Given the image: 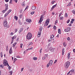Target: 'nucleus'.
Wrapping results in <instances>:
<instances>
[{
    "label": "nucleus",
    "instance_id": "f257e3e1",
    "mask_svg": "<svg viewBox=\"0 0 75 75\" xmlns=\"http://www.w3.org/2000/svg\"><path fill=\"white\" fill-rule=\"evenodd\" d=\"M32 38V34L31 33H28L26 35V38L27 40H30Z\"/></svg>",
    "mask_w": 75,
    "mask_h": 75
},
{
    "label": "nucleus",
    "instance_id": "f03ea898",
    "mask_svg": "<svg viewBox=\"0 0 75 75\" xmlns=\"http://www.w3.org/2000/svg\"><path fill=\"white\" fill-rule=\"evenodd\" d=\"M70 65V62H67L64 64V67L66 68H68Z\"/></svg>",
    "mask_w": 75,
    "mask_h": 75
},
{
    "label": "nucleus",
    "instance_id": "7ed1b4c3",
    "mask_svg": "<svg viewBox=\"0 0 75 75\" xmlns=\"http://www.w3.org/2000/svg\"><path fill=\"white\" fill-rule=\"evenodd\" d=\"M5 6H6L5 9V10H3L2 11V13H5V12L6 11H7V10H8V4H6L5 5Z\"/></svg>",
    "mask_w": 75,
    "mask_h": 75
},
{
    "label": "nucleus",
    "instance_id": "20e7f679",
    "mask_svg": "<svg viewBox=\"0 0 75 75\" xmlns=\"http://www.w3.org/2000/svg\"><path fill=\"white\" fill-rule=\"evenodd\" d=\"M50 21L48 19H47L46 22H45V23L44 25L45 27H46V26H47L48 25V24H49Z\"/></svg>",
    "mask_w": 75,
    "mask_h": 75
},
{
    "label": "nucleus",
    "instance_id": "39448f33",
    "mask_svg": "<svg viewBox=\"0 0 75 75\" xmlns=\"http://www.w3.org/2000/svg\"><path fill=\"white\" fill-rule=\"evenodd\" d=\"M48 57V54H45L44 57H42V60L45 59Z\"/></svg>",
    "mask_w": 75,
    "mask_h": 75
},
{
    "label": "nucleus",
    "instance_id": "423d86ee",
    "mask_svg": "<svg viewBox=\"0 0 75 75\" xmlns=\"http://www.w3.org/2000/svg\"><path fill=\"white\" fill-rule=\"evenodd\" d=\"M4 27H5L7 26V21H5L4 22Z\"/></svg>",
    "mask_w": 75,
    "mask_h": 75
},
{
    "label": "nucleus",
    "instance_id": "0eeeda50",
    "mask_svg": "<svg viewBox=\"0 0 75 75\" xmlns=\"http://www.w3.org/2000/svg\"><path fill=\"white\" fill-rule=\"evenodd\" d=\"M11 10L10 9L7 12V13L5 15H4L5 17H6V16H7V15H8V14H9V13H10V12H11Z\"/></svg>",
    "mask_w": 75,
    "mask_h": 75
},
{
    "label": "nucleus",
    "instance_id": "6e6552de",
    "mask_svg": "<svg viewBox=\"0 0 75 75\" xmlns=\"http://www.w3.org/2000/svg\"><path fill=\"white\" fill-rule=\"evenodd\" d=\"M49 50L51 51L52 52H54V48H53L52 47H50L49 48Z\"/></svg>",
    "mask_w": 75,
    "mask_h": 75
},
{
    "label": "nucleus",
    "instance_id": "1a4fd4ad",
    "mask_svg": "<svg viewBox=\"0 0 75 75\" xmlns=\"http://www.w3.org/2000/svg\"><path fill=\"white\" fill-rule=\"evenodd\" d=\"M26 21L27 22L29 23H31V20L29 19H27L26 20Z\"/></svg>",
    "mask_w": 75,
    "mask_h": 75
},
{
    "label": "nucleus",
    "instance_id": "9d476101",
    "mask_svg": "<svg viewBox=\"0 0 75 75\" xmlns=\"http://www.w3.org/2000/svg\"><path fill=\"white\" fill-rule=\"evenodd\" d=\"M41 31H39L38 32V37H40V35H41Z\"/></svg>",
    "mask_w": 75,
    "mask_h": 75
},
{
    "label": "nucleus",
    "instance_id": "9b49d317",
    "mask_svg": "<svg viewBox=\"0 0 75 75\" xmlns=\"http://www.w3.org/2000/svg\"><path fill=\"white\" fill-rule=\"evenodd\" d=\"M3 64L4 66H7V65L8 67H9V65L8 63H3Z\"/></svg>",
    "mask_w": 75,
    "mask_h": 75
},
{
    "label": "nucleus",
    "instance_id": "f8f14e48",
    "mask_svg": "<svg viewBox=\"0 0 75 75\" xmlns=\"http://www.w3.org/2000/svg\"><path fill=\"white\" fill-rule=\"evenodd\" d=\"M23 28H21L20 29L19 31V33H20L21 32H22V31H23Z\"/></svg>",
    "mask_w": 75,
    "mask_h": 75
},
{
    "label": "nucleus",
    "instance_id": "ddd939ff",
    "mask_svg": "<svg viewBox=\"0 0 75 75\" xmlns=\"http://www.w3.org/2000/svg\"><path fill=\"white\" fill-rule=\"evenodd\" d=\"M53 62V61L52 60H51L50 61V62H49V64H50V66H51L52 64V62Z\"/></svg>",
    "mask_w": 75,
    "mask_h": 75
},
{
    "label": "nucleus",
    "instance_id": "4468645a",
    "mask_svg": "<svg viewBox=\"0 0 75 75\" xmlns=\"http://www.w3.org/2000/svg\"><path fill=\"white\" fill-rule=\"evenodd\" d=\"M57 6V4H56L55 5H54L52 7V8L51 9V10H50L51 11L52 10V9H54V8H55V7Z\"/></svg>",
    "mask_w": 75,
    "mask_h": 75
},
{
    "label": "nucleus",
    "instance_id": "2eb2a0df",
    "mask_svg": "<svg viewBox=\"0 0 75 75\" xmlns=\"http://www.w3.org/2000/svg\"><path fill=\"white\" fill-rule=\"evenodd\" d=\"M9 53L10 54H11V53H12V48L11 47L10 49Z\"/></svg>",
    "mask_w": 75,
    "mask_h": 75
},
{
    "label": "nucleus",
    "instance_id": "dca6fc26",
    "mask_svg": "<svg viewBox=\"0 0 75 75\" xmlns=\"http://www.w3.org/2000/svg\"><path fill=\"white\" fill-rule=\"evenodd\" d=\"M35 6H33L32 7V10H35Z\"/></svg>",
    "mask_w": 75,
    "mask_h": 75
},
{
    "label": "nucleus",
    "instance_id": "f3484780",
    "mask_svg": "<svg viewBox=\"0 0 75 75\" xmlns=\"http://www.w3.org/2000/svg\"><path fill=\"white\" fill-rule=\"evenodd\" d=\"M42 17H43V16L42 15L41 16V18H40V21L39 22V23H40H40H41V21H42Z\"/></svg>",
    "mask_w": 75,
    "mask_h": 75
},
{
    "label": "nucleus",
    "instance_id": "a211bd4d",
    "mask_svg": "<svg viewBox=\"0 0 75 75\" xmlns=\"http://www.w3.org/2000/svg\"><path fill=\"white\" fill-rule=\"evenodd\" d=\"M58 33L59 34H61V29H58Z\"/></svg>",
    "mask_w": 75,
    "mask_h": 75
},
{
    "label": "nucleus",
    "instance_id": "6ab92c4d",
    "mask_svg": "<svg viewBox=\"0 0 75 75\" xmlns=\"http://www.w3.org/2000/svg\"><path fill=\"white\" fill-rule=\"evenodd\" d=\"M54 35H52L50 36V38L51 39H52V38H54Z\"/></svg>",
    "mask_w": 75,
    "mask_h": 75
},
{
    "label": "nucleus",
    "instance_id": "aec40b11",
    "mask_svg": "<svg viewBox=\"0 0 75 75\" xmlns=\"http://www.w3.org/2000/svg\"><path fill=\"white\" fill-rule=\"evenodd\" d=\"M33 42H30L29 43V45H28V46H30V45H33Z\"/></svg>",
    "mask_w": 75,
    "mask_h": 75
},
{
    "label": "nucleus",
    "instance_id": "412c9836",
    "mask_svg": "<svg viewBox=\"0 0 75 75\" xmlns=\"http://www.w3.org/2000/svg\"><path fill=\"white\" fill-rule=\"evenodd\" d=\"M40 30V31H41L42 30V27L41 26L40 27V28H39Z\"/></svg>",
    "mask_w": 75,
    "mask_h": 75
},
{
    "label": "nucleus",
    "instance_id": "4be33fe9",
    "mask_svg": "<svg viewBox=\"0 0 75 75\" xmlns=\"http://www.w3.org/2000/svg\"><path fill=\"white\" fill-rule=\"evenodd\" d=\"M64 50H65V49L64 48H63L62 49V55H64Z\"/></svg>",
    "mask_w": 75,
    "mask_h": 75
},
{
    "label": "nucleus",
    "instance_id": "5701e85b",
    "mask_svg": "<svg viewBox=\"0 0 75 75\" xmlns=\"http://www.w3.org/2000/svg\"><path fill=\"white\" fill-rule=\"evenodd\" d=\"M17 37V36L15 35L13 38H12V39H16Z\"/></svg>",
    "mask_w": 75,
    "mask_h": 75
},
{
    "label": "nucleus",
    "instance_id": "b1692460",
    "mask_svg": "<svg viewBox=\"0 0 75 75\" xmlns=\"http://www.w3.org/2000/svg\"><path fill=\"white\" fill-rule=\"evenodd\" d=\"M18 23L20 25H22V22H21V21H18Z\"/></svg>",
    "mask_w": 75,
    "mask_h": 75
},
{
    "label": "nucleus",
    "instance_id": "393cba45",
    "mask_svg": "<svg viewBox=\"0 0 75 75\" xmlns=\"http://www.w3.org/2000/svg\"><path fill=\"white\" fill-rule=\"evenodd\" d=\"M33 59H34V60H35V61H36V60H37V57H34L33 58Z\"/></svg>",
    "mask_w": 75,
    "mask_h": 75
},
{
    "label": "nucleus",
    "instance_id": "a878e982",
    "mask_svg": "<svg viewBox=\"0 0 75 75\" xmlns=\"http://www.w3.org/2000/svg\"><path fill=\"white\" fill-rule=\"evenodd\" d=\"M3 63H6L7 64V61L6 59L4 60Z\"/></svg>",
    "mask_w": 75,
    "mask_h": 75
},
{
    "label": "nucleus",
    "instance_id": "bb28decb",
    "mask_svg": "<svg viewBox=\"0 0 75 75\" xmlns=\"http://www.w3.org/2000/svg\"><path fill=\"white\" fill-rule=\"evenodd\" d=\"M55 41V40H54V39H52V43H54Z\"/></svg>",
    "mask_w": 75,
    "mask_h": 75
},
{
    "label": "nucleus",
    "instance_id": "cd10ccee",
    "mask_svg": "<svg viewBox=\"0 0 75 75\" xmlns=\"http://www.w3.org/2000/svg\"><path fill=\"white\" fill-rule=\"evenodd\" d=\"M14 18L16 20H17L18 19L17 18V17L16 16H14Z\"/></svg>",
    "mask_w": 75,
    "mask_h": 75
},
{
    "label": "nucleus",
    "instance_id": "c85d7f7f",
    "mask_svg": "<svg viewBox=\"0 0 75 75\" xmlns=\"http://www.w3.org/2000/svg\"><path fill=\"white\" fill-rule=\"evenodd\" d=\"M3 67H4V66H3V65L1 64L0 65V68H3Z\"/></svg>",
    "mask_w": 75,
    "mask_h": 75
},
{
    "label": "nucleus",
    "instance_id": "c756f323",
    "mask_svg": "<svg viewBox=\"0 0 75 75\" xmlns=\"http://www.w3.org/2000/svg\"><path fill=\"white\" fill-rule=\"evenodd\" d=\"M68 31H69L71 30V28L68 27L67 28Z\"/></svg>",
    "mask_w": 75,
    "mask_h": 75
},
{
    "label": "nucleus",
    "instance_id": "7c9ffc66",
    "mask_svg": "<svg viewBox=\"0 0 75 75\" xmlns=\"http://www.w3.org/2000/svg\"><path fill=\"white\" fill-rule=\"evenodd\" d=\"M9 73H10V75H12V73H13V71H9Z\"/></svg>",
    "mask_w": 75,
    "mask_h": 75
},
{
    "label": "nucleus",
    "instance_id": "2f4dec72",
    "mask_svg": "<svg viewBox=\"0 0 75 75\" xmlns=\"http://www.w3.org/2000/svg\"><path fill=\"white\" fill-rule=\"evenodd\" d=\"M23 14H20L19 16L20 18H21V17H23Z\"/></svg>",
    "mask_w": 75,
    "mask_h": 75
},
{
    "label": "nucleus",
    "instance_id": "473e14b6",
    "mask_svg": "<svg viewBox=\"0 0 75 75\" xmlns=\"http://www.w3.org/2000/svg\"><path fill=\"white\" fill-rule=\"evenodd\" d=\"M62 12H61L59 14V17H61V14H62Z\"/></svg>",
    "mask_w": 75,
    "mask_h": 75
},
{
    "label": "nucleus",
    "instance_id": "72a5a7b5",
    "mask_svg": "<svg viewBox=\"0 0 75 75\" xmlns=\"http://www.w3.org/2000/svg\"><path fill=\"white\" fill-rule=\"evenodd\" d=\"M58 23V20H56L54 23L55 25H56V24Z\"/></svg>",
    "mask_w": 75,
    "mask_h": 75
},
{
    "label": "nucleus",
    "instance_id": "f704fd0d",
    "mask_svg": "<svg viewBox=\"0 0 75 75\" xmlns=\"http://www.w3.org/2000/svg\"><path fill=\"white\" fill-rule=\"evenodd\" d=\"M1 58L3 57V53L2 52H1Z\"/></svg>",
    "mask_w": 75,
    "mask_h": 75
},
{
    "label": "nucleus",
    "instance_id": "c9c22d12",
    "mask_svg": "<svg viewBox=\"0 0 75 75\" xmlns=\"http://www.w3.org/2000/svg\"><path fill=\"white\" fill-rule=\"evenodd\" d=\"M55 1H53L52 2L51 4H54V3H55Z\"/></svg>",
    "mask_w": 75,
    "mask_h": 75
},
{
    "label": "nucleus",
    "instance_id": "e433bc0d",
    "mask_svg": "<svg viewBox=\"0 0 75 75\" xmlns=\"http://www.w3.org/2000/svg\"><path fill=\"white\" fill-rule=\"evenodd\" d=\"M63 45H64V47H66V46H67L65 44V42H64L63 43Z\"/></svg>",
    "mask_w": 75,
    "mask_h": 75
},
{
    "label": "nucleus",
    "instance_id": "4c0bfd02",
    "mask_svg": "<svg viewBox=\"0 0 75 75\" xmlns=\"http://www.w3.org/2000/svg\"><path fill=\"white\" fill-rule=\"evenodd\" d=\"M63 18H64V17H60V20H63Z\"/></svg>",
    "mask_w": 75,
    "mask_h": 75
},
{
    "label": "nucleus",
    "instance_id": "58836bf2",
    "mask_svg": "<svg viewBox=\"0 0 75 75\" xmlns=\"http://www.w3.org/2000/svg\"><path fill=\"white\" fill-rule=\"evenodd\" d=\"M27 50H33V47H31L30 48H29Z\"/></svg>",
    "mask_w": 75,
    "mask_h": 75
},
{
    "label": "nucleus",
    "instance_id": "ea45409f",
    "mask_svg": "<svg viewBox=\"0 0 75 75\" xmlns=\"http://www.w3.org/2000/svg\"><path fill=\"white\" fill-rule=\"evenodd\" d=\"M23 45L22 43H21V44H20V47H21V48H22V47Z\"/></svg>",
    "mask_w": 75,
    "mask_h": 75
},
{
    "label": "nucleus",
    "instance_id": "a19ab883",
    "mask_svg": "<svg viewBox=\"0 0 75 75\" xmlns=\"http://www.w3.org/2000/svg\"><path fill=\"white\" fill-rule=\"evenodd\" d=\"M16 60H17V59H16V58H15L14 59V63L15 62H16Z\"/></svg>",
    "mask_w": 75,
    "mask_h": 75
},
{
    "label": "nucleus",
    "instance_id": "79ce46f5",
    "mask_svg": "<svg viewBox=\"0 0 75 75\" xmlns=\"http://www.w3.org/2000/svg\"><path fill=\"white\" fill-rule=\"evenodd\" d=\"M70 56H71V55H70V54H69L68 56V58H70Z\"/></svg>",
    "mask_w": 75,
    "mask_h": 75
},
{
    "label": "nucleus",
    "instance_id": "37998d69",
    "mask_svg": "<svg viewBox=\"0 0 75 75\" xmlns=\"http://www.w3.org/2000/svg\"><path fill=\"white\" fill-rule=\"evenodd\" d=\"M50 27H51V25H50L47 27V28H50Z\"/></svg>",
    "mask_w": 75,
    "mask_h": 75
},
{
    "label": "nucleus",
    "instance_id": "c03bdc74",
    "mask_svg": "<svg viewBox=\"0 0 75 75\" xmlns=\"http://www.w3.org/2000/svg\"><path fill=\"white\" fill-rule=\"evenodd\" d=\"M30 14H34V11L31 12Z\"/></svg>",
    "mask_w": 75,
    "mask_h": 75
},
{
    "label": "nucleus",
    "instance_id": "a18cd8bd",
    "mask_svg": "<svg viewBox=\"0 0 75 75\" xmlns=\"http://www.w3.org/2000/svg\"><path fill=\"white\" fill-rule=\"evenodd\" d=\"M50 64L48 63V64L47 65V68L48 67H49V66H50Z\"/></svg>",
    "mask_w": 75,
    "mask_h": 75
},
{
    "label": "nucleus",
    "instance_id": "49530a36",
    "mask_svg": "<svg viewBox=\"0 0 75 75\" xmlns=\"http://www.w3.org/2000/svg\"><path fill=\"white\" fill-rule=\"evenodd\" d=\"M45 51H46V52H48V48L46 49H45Z\"/></svg>",
    "mask_w": 75,
    "mask_h": 75
},
{
    "label": "nucleus",
    "instance_id": "de8ad7c7",
    "mask_svg": "<svg viewBox=\"0 0 75 75\" xmlns=\"http://www.w3.org/2000/svg\"><path fill=\"white\" fill-rule=\"evenodd\" d=\"M42 49L41 48L40 50V53H41L42 52Z\"/></svg>",
    "mask_w": 75,
    "mask_h": 75
},
{
    "label": "nucleus",
    "instance_id": "09e8293b",
    "mask_svg": "<svg viewBox=\"0 0 75 75\" xmlns=\"http://www.w3.org/2000/svg\"><path fill=\"white\" fill-rule=\"evenodd\" d=\"M54 30H56V26L54 25Z\"/></svg>",
    "mask_w": 75,
    "mask_h": 75
},
{
    "label": "nucleus",
    "instance_id": "8fccbe9b",
    "mask_svg": "<svg viewBox=\"0 0 75 75\" xmlns=\"http://www.w3.org/2000/svg\"><path fill=\"white\" fill-rule=\"evenodd\" d=\"M29 7V6H26V7L25 8V10H26V9H27V8H28Z\"/></svg>",
    "mask_w": 75,
    "mask_h": 75
},
{
    "label": "nucleus",
    "instance_id": "3c124183",
    "mask_svg": "<svg viewBox=\"0 0 75 75\" xmlns=\"http://www.w3.org/2000/svg\"><path fill=\"white\" fill-rule=\"evenodd\" d=\"M65 16L66 17H67L68 16V14L67 13H66L65 15Z\"/></svg>",
    "mask_w": 75,
    "mask_h": 75
},
{
    "label": "nucleus",
    "instance_id": "603ef678",
    "mask_svg": "<svg viewBox=\"0 0 75 75\" xmlns=\"http://www.w3.org/2000/svg\"><path fill=\"white\" fill-rule=\"evenodd\" d=\"M15 33H17V29H15Z\"/></svg>",
    "mask_w": 75,
    "mask_h": 75
},
{
    "label": "nucleus",
    "instance_id": "864d4df0",
    "mask_svg": "<svg viewBox=\"0 0 75 75\" xmlns=\"http://www.w3.org/2000/svg\"><path fill=\"white\" fill-rule=\"evenodd\" d=\"M69 21H70V20L69 19L67 21V23H69Z\"/></svg>",
    "mask_w": 75,
    "mask_h": 75
},
{
    "label": "nucleus",
    "instance_id": "5fc2aeb1",
    "mask_svg": "<svg viewBox=\"0 0 75 75\" xmlns=\"http://www.w3.org/2000/svg\"><path fill=\"white\" fill-rule=\"evenodd\" d=\"M73 13L74 14H75V10H74L73 11Z\"/></svg>",
    "mask_w": 75,
    "mask_h": 75
},
{
    "label": "nucleus",
    "instance_id": "6e6d98bb",
    "mask_svg": "<svg viewBox=\"0 0 75 75\" xmlns=\"http://www.w3.org/2000/svg\"><path fill=\"white\" fill-rule=\"evenodd\" d=\"M12 1H13V0H10V1L9 2V3H12Z\"/></svg>",
    "mask_w": 75,
    "mask_h": 75
},
{
    "label": "nucleus",
    "instance_id": "4d7b16f0",
    "mask_svg": "<svg viewBox=\"0 0 75 75\" xmlns=\"http://www.w3.org/2000/svg\"><path fill=\"white\" fill-rule=\"evenodd\" d=\"M22 11H23V10L22 9H21V10L20 11V12L21 13H22Z\"/></svg>",
    "mask_w": 75,
    "mask_h": 75
},
{
    "label": "nucleus",
    "instance_id": "13d9d810",
    "mask_svg": "<svg viewBox=\"0 0 75 75\" xmlns=\"http://www.w3.org/2000/svg\"><path fill=\"white\" fill-rule=\"evenodd\" d=\"M57 62V60H55L54 61V63L55 64V63H56V62Z\"/></svg>",
    "mask_w": 75,
    "mask_h": 75
},
{
    "label": "nucleus",
    "instance_id": "bf43d9fd",
    "mask_svg": "<svg viewBox=\"0 0 75 75\" xmlns=\"http://www.w3.org/2000/svg\"><path fill=\"white\" fill-rule=\"evenodd\" d=\"M67 40H70V38L69 37H68L67 38Z\"/></svg>",
    "mask_w": 75,
    "mask_h": 75
},
{
    "label": "nucleus",
    "instance_id": "052dcab7",
    "mask_svg": "<svg viewBox=\"0 0 75 75\" xmlns=\"http://www.w3.org/2000/svg\"><path fill=\"white\" fill-rule=\"evenodd\" d=\"M5 1H6V2H8L9 0H5Z\"/></svg>",
    "mask_w": 75,
    "mask_h": 75
},
{
    "label": "nucleus",
    "instance_id": "680f3d73",
    "mask_svg": "<svg viewBox=\"0 0 75 75\" xmlns=\"http://www.w3.org/2000/svg\"><path fill=\"white\" fill-rule=\"evenodd\" d=\"M11 35H13V32H12L10 34Z\"/></svg>",
    "mask_w": 75,
    "mask_h": 75
},
{
    "label": "nucleus",
    "instance_id": "e2e57ef3",
    "mask_svg": "<svg viewBox=\"0 0 75 75\" xmlns=\"http://www.w3.org/2000/svg\"><path fill=\"white\" fill-rule=\"evenodd\" d=\"M71 21H75V19H71Z\"/></svg>",
    "mask_w": 75,
    "mask_h": 75
},
{
    "label": "nucleus",
    "instance_id": "0e129e2a",
    "mask_svg": "<svg viewBox=\"0 0 75 75\" xmlns=\"http://www.w3.org/2000/svg\"><path fill=\"white\" fill-rule=\"evenodd\" d=\"M8 69H11V67L9 66Z\"/></svg>",
    "mask_w": 75,
    "mask_h": 75
},
{
    "label": "nucleus",
    "instance_id": "69168bd1",
    "mask_svg": "<svg viewBox=\"0 0 75 75\" xmlns=\"http://www.w3.org/2000/svg\"><path fill=\"white\" fill-rule=\"evenodd\" d=\"M48 41H49V42L52 41V39H51V40L49 39L48 40Z\"/></svg>",
    "mask_w": 75,
    "mask_h": 75
},
{
    "label": "nucleus",
    "instance_id": "338daca9",
    "mask_svg": "<svg viewBox=\"0 0 75 75\" xmlns=\"http://www.w3.org/2000/svg\"><path fill=\"white\" fill-rule=\"evenodd\" d=\"M56 37H58H58H59V34H58L57 35V36H56Z\"/></svg>",
    "mask_w": 75,
    "mask_h": 75
},
{
    "label": "nucleus",
    "instance_id": "774afa93",
    "mask_svg": "<svg viewBox=\"0 0 75 75\" xmlns=\"http://www.w3.org/2000/svg\"><path fill=\"white\" fill-rule=\"evenodd\" d=\"M73 52H75V49H74L73 50Z\"/></svg>",
    "mask_w": 75,
    "mask_h": 75
}]
</instances>
